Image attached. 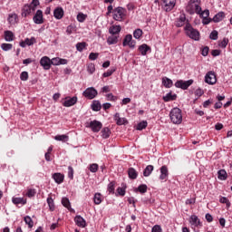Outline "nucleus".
<instances>
[{
	"label": "nucleus",
	"instance_id": "obj_9",
	"mask_svg": "<svg viewBox=\"0 0 232 232\" xmlns=\"http://www.w3.org/2000/svg\"><path fill=\"white\" fill-rule=\"evenodd\" d=\"M33 21L35 24H43L44 23V16L42 10H37L33 17Z\"/></svg>",
	"mask_w": 232,
	"mask_h": 232
},
{
	"label": "nucleus",
	"instance_id": "obj_54",
	"mask_svg": "<svg viewBox=\"0 0 232 232\" xmlns=\"http://www.w3.org/2000/svg\"><path fill=\"white\" fill-rule=\"evenodd\" d=\"M219 202H221V204H227V208H229L231 206V203L229 202V199H227V198H220Z\"/></svg>",
	"mask_w": 232,
	"mask_h": 232
},
{
	"label": "nucleus",
	"instance_id": "obj_22",
	"mask_svg": "<svg viewBox=\"0 0 232 232\" xmlns=\"http://www.w3.org/2000/svg\"><path fill=\"white\" fill-rule=\"evenodd\" d=\"M224 17H226L224 12H219L213 17L212 21L214 23H220V21H222Z\"/></svg>",
	"mask_w": 232,
	"mask_h": 232
},
{
	"label": "nucleus",
	"instance_id": "obj_60",
	"mask_svg": "<svg viewBox=\"0 0 232 232\" xmlns=\"http://www.w3.org/2000/svg\"><path fill=\"white\" fill-rule=\"evenodd\" d=\"M208 53H209V47L205 46L201 51V54L203 57H208Z\"/></svg>",
	"mask_w": 232,
	"mask_h": 232
},
{
	"label": "nucleus",
	"instance_id": "obj_4",
	"mask_svg": "<svg viewBox=\"0 0 232 232\" xmlns=\"http://www.w3.org/2000/svg\"><path fill=\"white\" fill-rule=\"evenodd\" d=\"M86 128H90L93 133H99L102 130V122L94 120L87 123Z\"/></svg>",
	"mask_w": 232,
	"mask_h": 232
},
{
	"label": "nucleus",
	"instance_id": "obj_64",
	"mask_svg": "<svg viewBox=\"0 0 232 232\" xmlns=\"http://www.w3.org/2000/svg\"><path fill=\"white\" fill-rule=\"evenodd\" d=\"M68 177L69 179H73V168L71 166L68 167Z\"/></svg>",
	"mask_w": 232,
	"mask_h": 232
},
{
	"label": "nucleus",
	"instance_id": "obj_46",
	"mask_svg": "<svg viewBox=\"0 0 232 232\" xmlns=\"http://www.w3.org/2000/svg\"><path fill=\"white\" fill-rule=\"evenodd\" d=\"M86 17H88L86 14L79 13L77 15V21H79V23H84V21H86Z\"/></svg>",
	"mask_w": 232,
	"mask_h": 232
},
{
	"label": "nucleus",
	"instance_id": "obj_35",
	"mask_svg": "<svg viewBox=\"0 0 232 232\" xmlns=\"http://www.w3.org/2000/svg\"><path fill=\"white\" fill-rule=\"evenodd\" d=\"M228 43H229V39L225 37V38H223L222 41L218 42V46H219V48H226L227 46Z\"/></svg>",
	"mask_w": 232,
	"mask_h": 232
},
{
	"label": "nucleus",
	"instance_id": "obj_53",
	"mask_svg": "<svg viewBox=\"0 0 232 232\" xmlns=\"http://www.w3.org/2000/svg\"><path fill=\"white\" fill-rule=\"evenodd\" d=\"M90 61H97L99 59V53H91L89 54Z\"/></svg>",
	"mask_w": 232,
	"mask_h": 232
},
{
	"label": "nucleus",
	"instance_id": "obj_47",
	"mask_svg": "<svg viewBox=\"0 0 232 232\" xmlns=\"http://www.w3.org/2000/svg\"><path fill=\"white\" fill-rule=\"evenodd\" d=\"M101 202H102V196L100 193H96L94 195V204L99 205V204H101Z\"/></svg>",
	"mask_w": 232,
	"mask_h": 232
},
{
	"label": "nucleus",
	"instance_id": "obj_23",
	"mask_svg": "<svg viewBox=\"0 0 232 232\" xmlns=\"http://www.w3.org/2000/svg\"><path fill=\"white\" fill-rule=\"evenodd\" d=\"M107 43L108 44L111 45V44H117V43H119V37L116 36L115 34H112L111 36H109L107 38Z\"/></svg>",
	"mask_w": 232,
	"mask_h": 232
},
{
	"label": "nucleus",
	"instance_id": "obj_39",
	"mask_svg": "<svg viewBox=\"0 0 232 232\" xmlns=\"http://www.w3.org/2000/svg\"><path fill=\"white\" fill-rule=\"evenodd\" d=\"M142 29H136L134 32H133V37L134 39H140V37H142Z\"/></svg>",
	"mask_w": 232,
	"mask_h": 232
},
{
	"label": "nucleus",
	"instance_id": "obj_57",
	"mask_svg": "<svg viewBox=\"0 0 232 232\" xmlns=\"http://www.w3.org/2000/svg\"><path fill=\"white\" fill-rule=\"evenodd\" d=\"M202 12V7H200V5H198V4H195L194 5V14H198V15H199V14Z\"/></svg>",
	"mask_w": 232,
	"mask_h": 232
},
{
	"label": "nucleus",
	"instance_id": "obj_32",
	"mask_svg": "<svg viewBox=\"0 0 232 232\" xmlns=\"http://www.w3.org/2000/svg\"><path fill=\"white\" fill-rule=\"evenodd\" d=\"M146 128H148V121H143L138 123L136 130H138L139 131H141V130H146Z\"/></svg>",
	"mask_w": 232,
	"mask_h": 232
},
{
	"label": "nucleus",
	"instance_id": "obj_62",
	"mask_svg": "<svg viewBox=\"0 0 232 232\" xmlns=\"http://www.w3.org/2000/svg\"><path fill=\"white\" fill-rule=\"evenodd\" d=\"M151 232H162V227H160V225H155L152 227Z\"/></svg>",
	"mask_w": 232,
	"mask_h": 232
},
{
	"label": "nucleus",
	"instance_id": "obj_29",
	"mask_svg": "<svg viewBox=\"0 0 232 232\" xmlns=\"http://www.w3.org/2000/svg\"><path fill=\"white\" fill-rule=\"evenodd\" d=\"M54 140H59V141H61V142H68L69 137H68V135H66V134L56 135V136L54 137Z\"/></svg>",
	"mask_w": 232,
	"mask_h": 232
},
{
	"label": "nucleus",
	"instance_id": "obj_11",
	"mask_svg": "<svg viewBox=\"0 0 232 232\" xmlns=\"http://www.w3.org/2000/svg\"><path fill=\"white\" fill-rule=\"evenodd\" d=\"M138 52L143 56L148 55V52L151 53V47L150 45L143 44L139 46Z\"/></svg>",
	"mask_w": 232,
	"mask_h": 232
},
{
	"label": "nucleus",
	"instance_id": "obj_1",
	"mask_svg": "<svg viewBox=\"0 0 232 232\" xmlns=\"http://www.w3.org/2000/svg\"><path fill=\"white\" fill-rule=\"evenodd\" d=\"M185 34L189 39H193V41H200V32L198 30L193 28L191 24L187 23L185 27Z\"/></svg>",
	"mask_w": 232,
	"mask_h": 232
},
{
	"label": "nucleus",
	"instance_id": "obj_7",
	"mask_svg": "<svg viewBox=\"0 0 232 232\" xmlns=\"http://www.w3.org/2000/svg\"><path fill=\"white\" fill-rule=\"evenodd\" d=\"M165 12H171L177 5V0H161Z\"/></svg>",
	"mask_w": 232,
	"mask_h": 232
},
{
	"label": "nucleus",
	"instance_id": "obj_33",
	"mask_svg": "<svg viewBox=\"0 0 232 232\" xmlns=\"http://www.w3.org/2000/svg\"><path fill=\"white\" fill-rule=\"evenodd\" d=\"M153 171V166L152 165H149L145 168L144 171H143V175L145 177H150L151 175V172Z\"/></svg>",
	"mask_w": 232,
	"mask_h": 232
},
{
	"label": "nucleus",
	"instance_id": "obj_42",
	"mask_svg": "<svg viewBox=\"0 0 232 232\" xmlns=\"http://www.w3.org/2000/svg\"><path fill=\"white\" fill-rule=\"evenodd\" d=\"M89 169L92 173H97L99 170V165L97 163H92L90 165Z\"/></svg>",
	"mask_w": 232,
	"mask_h": 232
},
{
	"label": "nucleus",
	"instance_id": "obj_6",
	"mask_svg": "<svg viewBox=\"0 0 232 232\" xmlns=\"http://www.w3.org/2000/svg\"><path fill=\"white\" fill-rule=\"evenodd\" d=\"M205 82L211 85L217 84V74L215 73V72L209 71L208 72H207L205 76Z\"/></svg>",
	"mask_w": 232,
	"mask_h": 232
},
{
	"label": "nucleus",
	"instance_id": "obj_2",
	"mask_svg": "<svg viewBox=\"0 0 232 232\" xmlns=\"http://www.w3.org/2000/svg\"><path fill=\"white\" fill-rule=\"evenodd\" d=\"M169 117L173 124H180L182 122V111L179 108H173L170 111Z\"/></svg>",
	"mask_w": 232,
	"mask_h": 232
},
{
	"label": "nucleus",
	"instance_id": "obj_59",
	"mask_svg": "<svg viewBox=\"0 0 232 232\" xmlns=\"http://www.w3.org/2000/svg\"><path fill=\"white\" fill-rule=\"evenodd\" d=\"M21 81H26L28 79V72L24 71L20 74Z\"/></svg>",
	"mask_w": 232,
	"mask_h": 232
},
{
	"label": "nucleus",
	"instance_id": "obj_19",
	"mask_svg": "<svg viewBox=\"0 0 232 232\" xmlns=\"http://www.w3.org/2000/svg\"><path fill=\"white\" fill-rule=\"evenodd\" d=\"M4 35L7 43H11V41H14V39L15 38V35H14V33L12 31H5Z\"/></svg>",
	"mask_w": 232,
	"mask_h": 232
},
{
	"label": "nucleus",
	"instance_id": "obj_3",
	"mask_svg": "<svg viewBox=\"0 0 232 232\" xmlns=\"http://www.w3.org/2000/svg\"><path fill=\"white\" fill-rule=\"evenodd\" d=\"M114 21H123L126 17V9L121 6L114 8L112 11Z\"/></svg>",
	"mask_w": 232,
	"mask_h": 232
},
{
	"label": "nucleus",
	"instance_id": "obj_41",
	"mask_svg": "<svg viewBox=\"0 0 232 232\" xmlns=\"http://www.w3.org/2000/svg\"><path fill=\"white\" fill-rule=\"evenodd\" d=\"M13 204H26V200L23 198H13Z\"/></svg>",
	"mask_w": 232,
	"mask_h": 232
},
{
	"label": "nucleus",
	"instance_id": "obj_52",
	"mask_svg": "<svg viewBox=\"0 0 232 232\" xmlns=\"http://www.w3.org/2000/svg\"><path fill=\"white\" fill-rule=\"evenodd\" d=\"M108 191H109V193H115V182L111 181L108 185Z\"/></svg>",
	"mask_w": 232,
	"mask_h": 232
},
{
	"label": "nucleus",
	"instance_id": "obj_63",
	"mask_svg": "<svg viewBox=\"0 0 232 232\" xmlns=\"http://www.w3.org/2000/svg\"><path fill=\"white\" fill-rule=\"evenodd\" d=\"M107 101L115 102V101H117V97L113 96V93H109V94H107Z\"/></svg>",
	"mask_w": 232,
	"mask_h": 232
},
{
	"label": "nucleus",
	"instance_id": "obj_28",
	"mask_svg": "<svg viewBox=\"0 0 232 232\" xmlns=\"http://www.w3.org/2000/svg\"><path fill=\"white\" fill-rule=\"evenodd\" d=\"M218 179H219V180H226V179H227V172H226L224 169L218 170Z\"/></svg>",
	"mask_w": 232,
	"mask_h": 232
},
{
	"label": "nucleus",
	"instance_id": "obj_49",
	"mask_svg": "<svg viewBox=\"0 0 232 232\" xmlns=\"http://www.w3.org/2000/svg\"><path fill=\"white\" fill-rule=\"evenodd\" d=\"M210 39H212V41H217V39H218V31L214 30L210 33L209 35Z\"/></svg>",
	"mask_w": 232,
	"mask_h": 232
},
{
	"label": "nucleus",
	"instance_id": "obj_43",
	"mask_svg": "<svg viewBox=\"0 0 232 232\" xmlns=\"http://www.w3.org/2000/svg\"><path fill=\"white\" fill-rule=\"evenodd\" d=\"M116 70L117 69H115V68L109 69L102 75H103V77H111V75H113V73H115Z\"/></svg>",
	"mask_w": 232,
	"mask_h": 232
},
{
	"label": "nucleus",
	"instance_id": "obj_31",
	"mask_svg": "<svg viewBox=\"0 0 232 232\" xmlns=\"http://www.w3.org/2000/svg\"><path fill=\"white\" fill-rule=\"evenodd\" d=\"M128 175H129V178L132 179V180H135V179H137V170H135V169L133 168H130L129 169V171H128Z\"/></svg>",
	"mask_w": 232,
	"mask_h": 232
},
{
	"label": "nucleus",
	"instance_id": "obj_45",
	"mask_svg": "<svg viewBox=\"0 0 232 232\" xmlns=\"http://www.w3.org/2000/svg\"><path fill=\"white\" fill-rule=\"evenodd\" d=\"M25 43H26L27 46H32V45L35 44V43H37V41L35 40V37L25 38Z\"/></svg>",
	"mask_w": 232,
	"mask_h": 232
},
{
	"label": "nucleus",
	"instance_id": "obj_61",
	"mask_svg": "<svg viewBox=\"0 0 232 232\" xmlns=\"http://www.w3.org/2000/svg\"><path fill=\"white\" fill-rule=\"evenodd\" d=\"M27 197L32 198L35 197V189L29 188L26 193Z\"/></svg>",
	"mask_w": 232,
	"mask_h": 232
},
{
	"label": "nucleus",
	"instance_id": "obj_12",
	"mask_svg": "<svg viewBox=\"0 0 232 232\" xmlns=\"http://www.w3.org/2000/svg\"><path fill=\"white\" fill-rule=\"evenodd\" d=\"M77 104V96H74L72 98H66V100L63 102V106L65 108H70L71 106H75Z\"/></svg>",
	"mask_w": 232,
	"mask_h": 232
},
{
	"label": "nucleus",
	"instance_id": "obj_13",
	"mask_svg": "<svg viewBox=\"0 0 232 232\" xmlns=\"http://www.w3.org/2000/svg\"><path fill=\"white\" fill-rule=\"evenodd\" d=\"M53 16L55 19H63L64 17V9L63 7H56L53 11Z\"/></svg>",
	"mask_w": 232,
	"mask_h": 232
},
{
	"label": "nucleus",
	"instance_id": "obj_14",
	"mask_svg": "<svg viewBox=\"0 0 232 232\" xmlns=\"http://www.w3.org/2000/svg\"><path fill=\"white\" fill-rule=\"evenodd\" d=\"M74 222L79 227H86V220H84L81 216H76L74 218Z\"/></svg>",
	"mask_w": 232,
	"mask_h": 232
},
{
	"label": "nucleus",
	"instance_id": "obj_40",
	"mask_svg": "<svg viewBox=\"0 0 232 232\" xmlns=\"http://www.w3.org/2000/svg\"><path fill=\"white\" fill-rule=\"evenodd\" d=\"M24 222L25 224H27L28 227H30V229H32V227H34V220H32V218L26 216L24 218Z\"/></svg>",
	"mask_w": 232,
	"mask_h": 232
},
{
	"label": "nucleus",
	"instance_id": "obj_21",
	"mask_svg": "<svg viewBox=\"0 0 232 232\" xmlns=\"http://www.w3.org/2000/svg\"><path fill=\"white\" fill-rule=\"evenodd\" d=\"M53 179L55 180V182L57 184H61L63 182L64 180V175L61 174V173H54L53 175Z\"/></svg>",
	"mask_w": 232,
	"mask_h": 232
},
{
	"label": "nucleus",
	"instance_id": "obj_36",
	"mask_svg": "<svg viewBox=\"0 0 232 232\" xmlns=\"http://www.w3.org/2000/svg\"><path fill=\"white\" fill-rule=\"evenodd\" d=\"M92 110L93 111H101V102H93L92 104Z\"/></svg>",
	"mask_w": 232,
	"mask_h": 232
},
{
	"label": "nucleus",
	"instance_id": "obj_34",
	"mask_svg": "<svg viewBox=\"0 0 232 232\" xmlns=\"http://www.w3.org/2000/svg\"><path fill=\"white\" fill-rule=\"evenodd\" d=\"M86 46H88V44H86L85 42L78 43L76 44V50L78 52H82V50H84Z\"/></svg>",
	"mask_w": 232,
	"mask_h": 232
},
{
	"label": "nucleus",
	"instance_id": "obj_38",
	"mask_svg": "<svg viewBox=\"0 0 232 232\" xmlns=\"http://www.w3.org/2000/svg\"><path fill=\"white\" fill-rule=\"evenodd\" d=\"M47 204L49 206L50 211H54L55 204L53 203V198H47Z\"/></svg>",
	"mask_w": 232,
	"mask_h": 232
},
{
	"label": "nucleus",
	"instance_id": "obj_16",
	"mask_svg": "<svg viewBox=\"0 0 232 232\" xmlns=\"http://www.w3.org/2000/svg\"><path fill=\"white\" fill-rule=\"evenodd\" d=\"M186 23H189V22H188V20H186V14H182L179 16V18L176 22V26L178 28H182V26H184L186 24Z\"/></svg>",
	"mask_w": 232,
	"mask_h": 232
},
{
	"label": "nucleus",
	"instance_id": "obj_15",
	"mask_svg": "<svg viewBox=\"0 0 232 232\" xmlns=\"http://www.w3.org/2000/svg\"><path fill=\"white\" fill-rule=\"evenodd\" d=\"M122 30V27L121 25H112L109 28V34L111 35H117L121 34V31Z\"/></svg>",
	"mask_w": 232,
	"mask_h": 232
},
{
	"label": "nucleus",
	"instance_id": "obj_17",
	"mask_svg": "<svg viewBox=\"0 0 232 232\" xmlns=\"http://www.w3.org/2000/svg\"><path fill=\"white\" fill-rule=\"evenodd\" d=\"M168 175H169L168 167L162 166L160 168V180H166L168 179Z\"/></svg>",
	"mask_w": 232,
	"mask_h": 232
},
{
	"label": "nucleus",
	"instance_id": "obj_55",
	"mask_svg": "<svg viewBox=\"0 0 232 232\" xmlns=\"http://www.w3.org/2000/svg\"><path fill=\"white\" fill-rule=\"evenodd\" d=\"M199 15L200 17H202V19L209 17V10L206 9L204 11H201Z\"/></svg>",
	"mask_w": 232,
	"mask_h": 232
},
{
	"label": "nucleus",
	"instance_id": "obj_24",
	"mask_svg": "<svg viewBox=\"0 0 232 232\" xmlns=\"http://www.w3.org/2000/svg\"><path fill=\"white\" fill-rule=\"evenodd\" d=\"M162 84L165 88H171L173 86V81L168 77L162 78Z\"/></svg>",
	"mask_w": 232,
	"mask_h": 232
},
{
	"label": "nucleus",
	"instance_id": "obj_5",
	"mask_svg": "<svg viewBox=\"0 0 232 232\" xmlns=\"http://www.w3.org/2000/svg\"><path fill=\"white\" fill-rule=\"evenodd\" d=\"M191 84H193V80H188V81L178 80L175 82V87L180 88L181 90H188V88L191 86Z\"/></svg>",
	"mask_w": 232,
	"mask_h": 232
},
{
	"label": "nucleus",
	"instance_id": "obj_58",
	"mask_svg": "<svg viewBox=\"0 0 232 232\" xmlns=\"http://www.w3.org/2000/svg\"><path fill=\"white\" fill-rule=\"evenodd\" d=\"M60 59L59 57H56V58H53L51 60V65L53 64V66H60Z\"/></svg>",
	"mask_w": 232,
	"mask_h": 232
},
{
	"label": "nucleus",
	"instance_id": "obj_20",
	"mask_svg": "<svg viewBox=\"0 0 232 232\" xmlns=\"http://www.w3.org/2000/svg\"><path fill=\"white\" fill-rule=\"evenodd\" d=\"M30 14H32V8L30 7V5H24V7L22 9V16L28 17V15H30Z\"/></svg>",
	"mask_w": 232,
	"mask_h": 232
},
{
	"label": "nucleus",
	"instance_id": "obj_18",
	"mask_svg": "<svg viewBox=\"0 0 232 232\" xmlns=\"http://www.w3.org/2000/svg\"><path fill=\"white\" fill-rule=\"evenodd\" d=\"M163 101L164 102H170L171 101H177V94L169 92L165 96H163Z\"/></svg>",
	"mask_w": 232,
	"mask_h": 232
},
{
	"label": "nucleus",
	"instance_id": "obj_26",
	"mask_svg": "<svg viewBox=\"0 0 232 232\" xmlns=\"http://www.w3.org/2000/svg\"><path fill=\"white\" fill-rule=\"evenodd\" d=\"M111 135V130H110V128L105 127L102 130V139H108Z\"/></svg>",
	"mask_w": 232,
	"mask_h": 232
},
{
	"label": "nucleus",
	"instance_id": "obj_30",
	"mask_svg": "<svg viewBox=\"0 0 232 232\" xmlns=\"http://www.w3.org/2000/svg\"><path fill=\"white\" fill-rule=\"evenodd\" d=\"M62 204L64 208H67L69 211H72V205L70 204V199L68 198H63Z\"/></svg>",
	"mask_w": 232,
	"mask_h": 232
},
{
	"label": "nucleus",
	"instance_id": "obj_50",
	"mask_svg": "<svg viewBox=\"0 0 232 232\" xmlns=\"http://www.w3.org/2000/svg\"><path fill=\"white\" fill-rule=\"evenodd\" d=\"M116 124L118 126H122V125H126L128 124V120H126V118H120L117 121Z\"/></svg>",
	"mask_w": 232,
	"mask_h": 232
},
{
	"label": "nucleus",
	"instance_id": "obj_44",
	"mask_svg": "<svg viewBox=\"0 0 232 232\" xmlns=\"http://www.w3.org/2000/svg\"><path fill=\"white\" fill-rule=\"evenodd\" d=\"M187 12L190 15H193V14H195V5L192 4H188L187 6Z\"/></svg>",
	"mask_w": 232,
	"mask_h": 232
},
{
	"label": "nucleus",
	"instance_id": "obj_48",
	"mask_svg": "<svg viewBox=\"0 0 232 232\" xmlns=\"http://www.w3.org/2000/svg\"><path fill=\"white\" fill-rule=\"evenodd\" d=\"M1 48L4 50V52H8V50H12L13 45L12 44H2Z\"/></svg>",
	"mask_w": 232,
	"mask_h": 232
},
{
	"label": "nucleus",
	"instance_id": "obj_10",
	"mask_svg": "<svg viewBox=\"0 0 232 232\" xmlns=\"http://www.w3.org/2000/svg\"><path fill=\"white\" fill-rule=\"evenodd\" d=\"M40 64L43 66L44 70H50V68H52V60H50L48 56H44L40 60Z\"/></svg>",
	"mask_w": 232,
	"mask_h": 232
},
{
	"label": "nucleus",
	"instance_id": "obj_51",
	"mask_svg": "<svg viewBox=\"0 0 232 232\" xmlns=\"http://www.w3.org/2000/svg\"><path fill=\"white\" fill-rule=\"evenodd\" d=\"M87 71L89 72V73H94L95 72V64L93 63H89L87 64Z\"/></svg>",
	"mask_w": 232,
	"mask_h": 232
},
{
	"label": "nucleus",
	"instance_id": "obj_37",
	"mask_svg": "<svg viewBox=\"0 0 232 232\" xmlns=\"http://www.w3.org/2000/svg\"><path fill=\"white\" fill-rule=\"evenodd\" d=\"M133 36L131 34H127L123 39V46H128V44L132 41Z\"/></svg>",
	"mask_w": 232,
	"mask_h": 232
},
{
	"label": "nucleus",
	"instance_id": "obj_8",
	"mask_svg": "<svg viewBox=\"0 0 232 232\" xmlns=\"http://www.w3.org/2000/svg\"><path fill=\"white\" fill-rule=\"evenodd\" d=\"M97 93L98 92L97 90H95V88L89 87L83 92L82 95L87 99H95V97H97Z\"/></svg>",
	"mask_w": 232,
	"mask_h": 232
},
{
	"label": "nucleus",
	"instance_id": "obj_27",
	"mask_svg": "<svg viewBox=\"0 0 232 232\" xmlns=\"http://www.w3.org/2000/svg\"><path fill=\"white\" fill-rule=\"evenodd\" d=\"M7 21L9 24H15L17 23V14H9Z\"/></svg>",
	"mask_w": 232,
	"mask_h": 232
},
{
	"label": "nucleus",
	"instance_id": "obj_25",
	"mask_svg": "<svg viewBox=\"0 0 232 232\" xmlns=\"http://www.w3.org/2000/svg\"><path fill=\"white\" fill-rule=\"evenodd\" d=\"M190 224H192V226H202V223H200V219H198V217L197 216H191L190 217Z\"/></svg>",
	"mask_w": 232,
	"mask_h": 232
},
{
	"label": "nucleus",
	"instance_id": "obj_56",
	"mask_svg": "<svg viewBox=\"0 0 232 232\" xmlns=\"http://www.w3.org/2000/svg\"><path fill=\"white\" fill-rule=\"evenodd\" d=\"M138 191H140V193H146V191H148V186L146 185H140L138 187Z\"/></svg>",
	"mask_w": 232,
	"mask_h": 232
}]
</instances>
